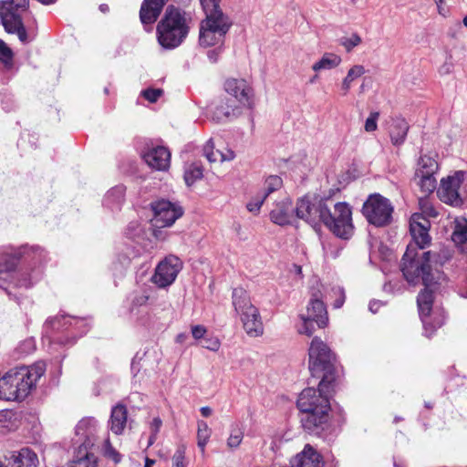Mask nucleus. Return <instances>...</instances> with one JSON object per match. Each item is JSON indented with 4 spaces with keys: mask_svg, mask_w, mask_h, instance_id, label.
Returning a JSON list of instances; mask_svg holds the SVG:
<instances>
[{
    "mask_svg": "<svg viewBox=\"0 0 467 467\" xmlns=\"http://www.w3.org/2000/svg\"><path fill=\"white\" fill-rule=\"evenodd\" d=\"M282 185L283 181L281 177L277 175H271L265 179L263 192L261 193L266 198L270 193L280 189Z\"/></svg>",
    "mask_w": 467,
    "mask_h": 467,
    "instance_id": "ea45409f",
    "label": "nucleus"
},
{
    "mask_svg": "<svg viewBox=\"0 0 467 467\" xmlns=\"http://www.w3.org/2000/svg\"><path fill=\"white\" fill-rule=\"evenodd\" d=\"M381 305L382 304L379 301L372 300L368 305V309L371 313L376 314L379 311Z\"/></svg>",
    "mask_w": 467,
    "mask_h": 467,
    "instance_id": "e2e57ef3",
    "label": "nucleus"
},
{
    "mask_svg": "<svg viewBox=\"0 0 467 467\" xmlns=\"http://www.w3.org/2000/svg\"><path fill=\"white\" fill-rule=\"evenodd\" d=\"M226 98L243 108H252L253 90L244 79L230 78L224 83Z\"/></svg>",
    "mask_w": 467,
    "mask_h": 467,
    "instance_id": "6ab92c4d",
    "label": "nucleus"
},
{
    "mask_svg": "<svg viewBox=\"0 0 467 467\" xmlns=\"http://www.w3.org/2000/svg\"><path fill=\"white\" fill-rule=\"evenodd\" d=\"M456 245L460 246L462 251H467V220L456 219L455 226L451 236Z\"/></svg>",
    "mask_w": 467,
    "mask_h": 467,
    "instance_id": "473e14b6",
    "label": "nucleus"
},
{
    "mask_svg": "<svg viewBox=\"0 0 467 467\" xmlns=\"http://www.w3.org/2000/svg\"><path fill=\"white\" fill-rule=\"evenodd\" d=\"M420 204L422 213H425L427 216L433 218L438 216V212L432 207V205L427 200L420 199Z\"/></svg>",
    "mask_w": 467,
    "mask_h": 467,
    "instance_id": "5fc2aeb1",
    "label": "nucleus"
},
{
    "mask_svg": "<svg viewBox=\"0 0 467 467\" xmlns=\"http://www.w3.org/2000/svg\"><path fill=\"white\" fill-rule=\"evenodd\" d=\"M155 463V461L154 460H151L150 458H146L145 459V464H144V467H152Z\"/></svg>",
    "mask_w": 467,
    "mask_h": 467,
    "instance_id": "774afa93",
    "label": "nucleus"
},
{
    "mask_svg": "<svg viewBox=\"0 0 467 467\" xmlns=\"http://www.w3.org/2000/svg\"><path fill=\"white\" fill-rule=\"evenodd\" d=\"M361 37L354 33L348 37H342L340 39V45H342L348 52L351 51L354 47L361 43Z\"/></svg>",
    "mask_w": 467,
    "mask_h": 467,
    "instance_id": "de8ad7c7",
    "label": "nucleus"
},
{
    "mask_svg": "<svg viewBox=\"0 0 467 467\" xmlns=\"http://www.w3.org/2000/svg\"><path fill=\"white\" fill-rule=\"evenodd\" d=\"M221 0H200L202 9H222L220 7Z\"/></svg>",
    "mask_w": 467,
    "mask_h": 467,
    "instance_id": "13d9d810",
    "label": "nucleus"
},
{
    "mask_svg": "<svg viewBox=\"0 0 467 467\" xmlns=\"http://www.w3.org/2000/svg\"><path fill=\"white\" fill-rule=\"evenodd\" d=\"M342 58L335 53H325L322 57L312 65V69L315 72L322 70H330L336 68L340 65Z\"/></svg>",
    "mask_w": 467,
    "mask_h": 467,
    "instance_id": "2f4dec72",
    "label": "nucleus"
},
{
    "mask_svg": "<svg viewBox=\"0 0 467 467\" xmlns=\"http://www.w3.org/2000/svg\"><path fill=\"white\" fill-rule=\"evenodd\" d=\"M128 423V410L122 404H118L111 409L108 427L112 433L121 435Z\"/></svg>",
    "mask_w": 467,
    "mask_h": 467,
    "instance_id": "bb28decb",
    "label": "nucleus"
},
{
    "mask_svg": "<svg viewBox=\"0 0 467 467\" xmlns=\"http://www.w3.org/2000/svg\"><path fill=\"white\" fill-rule=\"evenodd\" d=\"M90 327L88 319L72 316L48 318L43 327V340L49 345L72 346L77 337L85 335Z\"/></svg>",
    "mask_w": 467,
    "mask_h": 467,
    "instance_id": "39448f33",
    "label": "nucleus"
},
{
    "mask_svg": "<svg viewBox=\"0 0 467 467\" xmlns=\"http://www.w3.org/2000/svg\"><path fill=\"white\" fill-rule=\"evenodd\" d=\"M232 304L240 317L244 329L250 337H259L264 333V325L258 308L251 302L248 292L243 287H235L232 293Z\"/></svg>",
    "mask_w": 467,
    "mask_h": 467,
    "instance_id": "1a4fd4ad",
    "label": "nucleus"
},
{
    "mask_svg": "<svg viewBox=\"0 0 467 467\" xmlns=\"http://www.w3.org/2000/svg\"><path fill=\"white\" fill-rule=\"evenodd\" d=\"M337 291L339 294V297L335 301L334 307L335 308H340L344 302H345V293L344 290L341 287H337Z\"/></svg>",
    "mask_w": 467,
    "mask_h": 467,
    "instance_id": "bf43d9fd",
    "label": "nucleus"
},
{
    "mask_svg": "<svg viewBox=\"0 0 467 467\" xmlns=\"http://www.w3.org/2000/svg\"><path fill=\"white\" fill-rule=\"evenodd\" d=\"M103 452L106 458L110 459L115 463L121 462V454L111 445L109 438L105 440Z\"/></svg>",
    "mask_w": 467,
    "mask_h": 467,
    "instance_id": "c03bdc74",
    "label": "nucleus"
},
{
    "mask_svg": "<svg viewBox=\"0 0 467 467\" xmlns=\"http://www.w3.org/2000/svg\"><path fill=\"white\" fill-rule=\"evenodd\" d=\"M244 438V431L238 425L231 427L230 435L227 439V446L231 449L237 448Z\"/></svg>",
    "mask_w": 467,
    "mask_h": 467,
    "instance_id": "a19ab883",
    "label": "nucleus"
},
{
    "mask_svg": "<svg viewBox=\"0 0 467 467\" xmlns=\"http://www.w3.org/2000/svg\"><path fill=\"white\" fill-rule=\"evenodd\" d=\"M190 19L183 10L168 6L156 29L159 44L166 49L179 47L189 33Z\"/></svg>",
    "mask_w": 467,
    "mask_h": 467,
    "instance_id": "423d86ee",
    "label": "nucleus"
},
{
    "mask_svg": "<svg viewBox=\"0 0 467 467\" xmlns=\"http://www.w3.org/2000/svg\"><path fill=\"white\" fill-rule=\"evenodd\" d=\"M296 209L293 208L290 198H284L275 203L270 212L271 221L278 225H285L292 222Z\"/></svg>",
    "mask_w": 467,
    "mask_h": 467,
    "instance_id": "393cba45",
    "label": "nucleus"
},
{
    "mask_svg": "<svg viewBox=\"0 0 467 467\" xmlns=\"http://www.w3.org/2000/svg\"><path fill=\"white\" fill-rule=\"evenodd\" d=\"M235 157V154L234 152L232 150H226L225 152H222L221 151V156H220V160H221V162L223 161H232L234 160Z\"/></svg>",
    "mask_w": 467,
    "mask_h": 467,
    "instance_id": "680f3d73",
    "label": "nucleus"
},
{
    "mask_svg": "<svg viewBox=\"0 0 467 467\" xmlns=\"http://www.w3.org/2000/svg\"><path fill=\"white\" fill-rule=\"evenodd\" d=\"M430 261V251L420 254L414 244H408L400 262V270L408 283L417 285L421 282L425 285L417 296V305L424 333L428 337L444 324L446 317L443 309L432 308L434 293L438 289Z\"/></svg>",
    "mask_w": 467,
    "mask_h": 467,
    "instance_id": "f257e3e1",
    "label": "nucleus"
},
{
    "mask_svg": "<svg viewBox=\"0 0 467 467\" xmlns=\"http://www.w3.org/2000/svg\"><path fill=\"white\" fill-rule=\"evenodd\" d=\"M46 363L37 361L31 366L10 368L0 377V400H23L36 388L45 374Z\"/></svg>",
    "mask_w": 467,
    "mask_h": 467,
    "instance_id": "20e7f679",
    "label": "nucleus"
},
{
    "mask_svg": "<svg viewBox=\"0 0 467 467\" xmlns=\"http://www.w3.org/2000/svg\"><path fill=\"white\" fill-rule=\"evenodd\" d=\"M163 94L161 88H147L141 91V96L150 103L156 102Z\"/></svg>",
    "mask_w": 467,
    "mask_h": 467,
    "instance_id": "09e8293b",
    "label": "nucleus"
},
{
    "mask_svg": "<svg viewBox=\"0 0 467 467\" xmlns=\"http://www.w3.org/2000/svg\"><path fill=\"white\" fill-rule=\"evenodd\" d=\"M327 215L323 217L322 223L337 236L348 239L352 235V212L346 202L334 203L333 200L327 198Z\"/></svg>",
    "mask_w": 467,
    "mask_h": 467,
    "instance_id": "9b49d317",
    "label": "nucleus"
},
{
    "mask_svg": "<svg viewBox=\"0 0 467 467\" xmlns=\"http://www.w3.org/2000/svg\"><path fill=\"white\" fill-rule=\"evenodd\" d=\"M266 198L264 197V195L260 192L256 197H254L252 201H250L246 204V208L251 213H257L259 212L262 204L264 203V201Z\"/></svg>",
    "mask_w": 467,
    "mask_h": 467,
    "instance_id": "864d4df0",
    "label": "nucleus"
},
{
    "mask_svg": "<svg viewBox=\"0 0 467 467\" xmlns=\"http://www.w3.org/2000/svg\"><path fill=\"white\" fill-rule=\"evenodd\" d=\"M296 215L304 220L313 228L317 229L322 223L324 216L327 215V199L303 197L298 200L296 207ZM327 220L328 217H326Z\"/></svg>",
    "mask_w": 467,
    "mask_h": 467,
    "instance_id": "2eb2a0df",
    "label": "nucleus"
},
{
    "mask_svg": "<svg viewBox=\"0 0 467 467\" xmlns=\"http://www.w3.org/2000/svg\"><path fill=\"white\" fill-rule=\"evenodd\" d=\"M365 73L366 69L362 65H355L350 67L341 83V90L343 91V95H347L351 88L352 82L363 76Z\"/></svg>",
    "mask_w": 467,
    "mask_h": 467,
    "instance_id": "c9c22d12",
    "label": "nucleus"
},
{
    "mask_svg": "<svg viewBox=\"0 0 467 467\" xmlns=\"http://www.w3.org/2000/svg\"><path fill=\"white\" fill-rule=\"evenodd\" d=\"M139 251L134 247L127 246L125 250L118 256V261L115 263V267L119 265L121 268H127L131 264L132 260L139 256Z\"/></svg>",
    "mask_w": 467,
    "mask_h": 467,
    "instance_id": "58836bf2",
    "label": "nucleus"
},
{
    "mask_svg": "<svg viewBox=\"0 0 467 467\" xmlns=\"http://www.w3.org/2000/svg\"><path fill=\"white\" fill-rule=\"evenodd\" d=\"M145 162L156 171H167L171 163V152L164 146H153L143 152Z\"/></svg>",
    "mask_w": 467,
    "mask_h": 467,
    "instance_id": "412c9836",
    "label": "nucleus"
},
{
    "mask_svg": "<svg viewBox=\"0 0 467 467\" xmlns=\"http://www.w3.org/2000/svg\"><path fill=\"white\" fill-rule=\"evenodd\" d=\"M151 209L154 213L152 222L157 227L172 225L183 213L180 205L164 199L152 202Z\"/></svg>",
    "mask_w": 467,
    "mask_h": 467,
    "instance_id": "a211bd4d",
    "label": "nucleus"
},
{
    "mask_svg": "<svg viewBox=\"0 0 467 467\" xmlns=\"http://www.w3.org/2000/svg\"><path fill=\"white\" fill-rule=\"evenodd\" d=\"M7 467H37V454L31 449L25 447L14 451L5 456Z\"/></svg>",
    "mask_w": 467,
    "mask_h": 467,
    "instance_id": "5701e85b",
    "label": "nucleus"
},
{
    "mask_svg": "<svg viewBox=\"0 0 467 467\" xmlns=\"http://www.w3.org/2000/svg\"><path fill=\"white\" fill-rule=\"evenodd\" d=\"M68 467H97V457L81 451H74L73 460Z\"/></svg>",
    "mask_w": 467,
    "mask_h": 467,
    "instance_id": "e433bc0d",
    "label": "nucleus"
},
{
    "mask_svg": "<svg viewBox=\"0 0 467 467\" xmlns=\"http://www.w3.org/2000/svg\"><path fill=\"white\" fill-rule=\"evenodd\" d=\"M393 211L390 201L379 193L370 194L362 207L367 221L377 227L389 225L392 221Z\"/></svg>",
    "mask_w": 467,
    "mask_h": 467,
    "instance_id": "ddd939ff",
    "label": "nucleus"
},
{
    "mask_svg": "<svg viewBox=\"0 0 467 467\" xmlns=\"http://www.w3.org/2000/svg\"><path fill=\"white\" fill-rule=\"evenodd\" d=\"M185 452L186 447L182 444L178 446L172 456V467H186L187 463L185 462Z\"/></svg>",
    "mask_w": 467,
    "mask_h": 467,
    "instance_id": "49530a36",
    "label": "nucleus"
},
{
    "mask_svg": "<svg viewBox=\"0 0 467 467\" xmlns=\"http://www.w3.org/2000/svg\"><path fill=\"white\" fill-rule=\"evenodd\" d=\"M36 348V343L33 337L26 338L22 341L18 346V351L23 355H28L32 353Z\"/></svg>",
    "mask_w": 467,
    "mask_h": 467,
    "instance_id": "603ef678",
    "label": "nucleus"
},
{
    "mask_svg": "<svg viewBox=\"0 0 467 467\" xmlns=\"http://www.w3.org/2000/svg\"><path fill=\"white\" fill-rule=\"evenodd\" d=\"M202 167L198 162H192L185 168L184 180L188 186L202 177Z\"/></svg>",
    "mask_w": 467,
    "mask_h": 467,
    "instance_id": "4c0bfd02",
    "label": "nucleus"
},
{
    "mask_svg": "<svg viewBox=\"0 0 467 467\" xmlns=\"http://www.w3.org/2000/svg\"><path fill=\"white\" fill-rule=\"evenodd\" d=\"M148 300L149 296L145 292H133L130 296V311L132 313L137 307L145 306Z\"/></svg>",
    "mask_w": 467,
    "mask_h": 467,
    "instance_id": "79ce46f5",
    "label": "nucleus"
},
{
    "mask_svg": "<svg viewBox=\"0 0 467 467\" xmlns=\"http://www.w3.org/2000/svg\"><path fill=\"white\" fill-rule=\"evenodd\" d=\"M156 439H157V434L151 433L149 438L148 447L151 446L155 442Z\"/></svg>",
    "mask_w": 467,
    "mask_h": 467,
    "instance_id": "338daca9",
    "label": "nucleus"
},
{
    "mask_svg": "<svg viewBox=\"0 0 467 467\" xmlns=\"http://www.w3.org/2000/svg\"><path fill=\"white\" fill-rule=\"evenodd\" d=\"M309 370L313 377L320 378L321 389L332 385L336 379L335 357L330 348L320 338L314 337L309 350Z\"/></svg>",
    "mask_w": 467,
    "mask_h": 467,
    "instance_id": "6e6552de",
    "label": "nucleus"
},
{
    "mask_svg": "<svg viewBox=\"0 0 467 467\" xmlns=\"http://www.w3.org/2000/svg\"><path fill=\"white\" fill-rule=\"evenodd\" d=\"M200 344L211 351H217L221 346L219 339L215 337H204Z\"/></svg>",
    "mask_w": 467,
    "mask_h": 467,
    "instance_id": "8fccbe9b",
    "label": "nucleus"
},
{
    "mask_svg": "<svg viewBox=\"0 0 467 467\" xmlns=\"http://www.w3.org/2000/svg\"><path fill=\"white\" fill-rule=\"evenodd\" d=\"M379 113L378 111L371 112L365 121L364 129L367 132L375 131L378 128L377 121L379 119Z\"/></svg>",
    "mask_w": 467,
    "mask_h": 467,
    "instance_id": "3c124183",
    "label": "nucleus"
},
{
    "mask_svg": "<svg viewBox=\"0 0 467 467\" xmlns=\"http://www.w3.org/2000/svg\"><path fill=\"white\" fill-rule=\"evenodd\" d=\"M436 154H423L420 157L415 175L431 174L436 175L439 171Z\"/></svg>",
    "mask_w": 467,
    "mask_h": 467,
    "instance_id": "7c9ffc66",
    "label": "nucleus"
},
{
    "mask_svg": "<svg viewBox=\"0 0 467 467\" xmlns=\"http://www.w3.org/2000/svg\"><path fill=\"white\" fill-rule=\"evenodd\" d=\"M332 385L326 387L306 388L303 389L297 400V408L300 410V421L304 430L309 434L327 439L330 433L329 420L330 402L328 394Z\"/></svg>",
    "mask_w": 467,
    "mask_h": 467,
    "instance_id": "7ed1b4c3",
    "label": "nucleus"
},
{
    "mask_svg": "<svg viewBox=\"0 0 467 467\" xmlns=\"http://www.w3.org/2000/svg\"><path fill=\"white\" fill-rule=\"evenodd\" d=\"M414 180L416 182V184L420 187V192H422L424 197L429 196L437 188L436 175H431V174L415 175Z\"/></svg>",
    "mask_w": 467,
    "mask_h": 467,
    "instance_id": "72a5a7b5",
    "label": "nucleus"
},
{
    "mask_svg": "<svg viewBox=\"0 0 467 467\" xmlns=\"http://www.w3.org/2000/svg\"><path fill=\"white\" fill-rule=\"evenodd\" d=\"M126 187L122 184L116 185L107 192L103 199V206L111 212L121 209L125 202Z\"/></svg>",
    "mask_w": 467,
    "mask_h": 467,
    "instance_id": "cd10ccee",
    "label": "nucleus"
},
{
    "mask_svg": "<svg viewBox=\"0 0 467 467\" xmlns=\"http://www.w3.org/2000/svg\"><path fill=\"white\" fill-rule=\"evenodd\" d=\"M322 455L310 444H306L303 451L290 461L291 467H323Z\"/></svg>",
    "mask_w": 467,
    "mask_h": 467,
    "instance_id": "b1692460",
    "label": "nucleus"
},
{
    "mask_svg": "<svg viewBox=\"0 0 467 467\" xmlns=\"http://www.w3.org/2000/svg\"><path fill=\"white\" fill-rule=\"evenodd\" d=\"M99 425L93 417H86L78 421L75 428L74 451L94 454L92 448L99 440Z\"/></svg>",
    "mask_w": 467,
    "mask_h": 467,
    "instance_id": "4468645a",
    "label": "nucleus"
},
{
    "mask_svg": "<svg viewBox=\"0 0 467 467\" xmlns=\"http://www.w3.org/2000/svg\"><path fill=\"white\" fill-rule=\"evenodd\" d=\"M29 0L0 1L1 23L8 34H16L23 44L31 41L24 26L21 14L27 10Z\"/></svg>",
    "mask_w": 467,
    "mask_h": 467,
    "instance_id": "9d476101",
    "label": "nucleus"
},
{
    "mask_svg": "<svg viewBox=\"0 0 467 467\" xmlns=\"http://www.w3.org/2000/svg\"><path fill=\"white\" fill-rule=\"evenodd\" d=\"M14 53L12 49L0 39V61L5 66H11L13 63Z\"/></svg>",
    "mask_w": 467,
    "mask_h": 467,
    "instance_id": "a18cd8bd",
    "label": "nucleus"
},
{
    "mask_svg": "<svg viewBox=\"0 0 467 467\" xmlns=\"http://www.w3.org/2000/svg\"><path fill=\"white\" fill-rule=\"evenodd\" d=\"M214 47H215L213 49L209 50L207 53V57L209 58V60L213 63H215L218 61L219 57L223 50V46L215 45Z\"/></svg>",
    "mask_w": 467,
    "mask_h": 467,
    "instance_id": "6e6d98bb",
    "label": "nucleus"
},
{
    "mask_svg": "<svg viewBox=\"0 0 467 467\" xmlns=\"http://www.w3.org/2000/svg\"><path fill=\"white\" fill-rule=\"evenodd\" d=\"M182 268V263L179 257L169 255L156 266L151 281L158 287L164 288L171 285Z\"/></svg>",
    "mask_w": 467,
    "mask_h": 467,
    "instance_id": "f3484780",
    "label": "nucleus"
},
{
    "mask_svg": "<svg viewBox=\"0 0 467 467\" xmlns=\"http://www.w3.org/2000/svg\"><path fill=\"white\" fill-rule=\"evenodd\" d=\"M452 69V65L451 63L445 62L439 69L441 75H447L451 73Z\"/></svg>",
    "mask_w": 467,
    "mask_h": 467,
    "instance_id": "0e129e2a",
    "label": "nucleus"
},
{
    "mask_svg": "<svg viewBox=\"0 0 467 467\" xmlns=\"http://www.w3.org/2000/svg\"><path fill=\"white\" fill-rule=\"evenodd\" d=\"M464 177L465 172L458 171L453 175L443 178L438 189L440 200L454 207L461 206L463 203V199L459 190L464 181Z\"/></svg>",
    "mask_w": 467,
    "mask_h": 467,
    "instance_id": "dca6fc26",
    "label": "nucleus"
},
{
    "mask_svg": "<svg viewBox=\"0 0 467 467\" xmlns=\"http://www.w3.org/2000/svg\"><path fill=\"white\" fill-rule=\"evenodd\" d=\"M300 324L297 325L299 334L310 337L316 330V326L319 328L325 327L328 323L327 307L321 299L319 290L312 292L311 298L306 307V314H300Z\"/></svg>",
    "mask_w": 467,
    "mask_h": 467,
    "instance_id": "f8f14e48",
    "label": "nucleus"
},
{
    "mask_svg": "<svg viewBox=\"0 0 467 467\" xmlns=\"http://www.w3.org/2000/svg\"><path fill=\"white\" fill-rule=\"evenodd\" d=\"M430 221L422 213H414L410 220V233L412 238L414 247L418 250L424 249L431 243L429 230Z\"/></svg>",
    "mask_w": 467,
    "mask_h": 467,
    "instance_id": "aec40b11",
    "label": "nucleus"
},
{
    "mask_svg": "<svg viewBox=\"0 0 467 467\" xmlns=\"http://www.w3.org/2000/svg\"><path fill=\"white\" fill-rule=\"evenodd\" d=\"M200 411L202 417L207 418L212 415L213 410L208 406H204L200 409Z\"/></svg>",
    "mask_w": 467,
    "mask_h": 467,
    "instance_id": "69168bd1",
    "label": "nucleus"
},
{
    "mask_svg": "<svg viewBox=\"0 0 467 467\" xmlns=\"http://www.w3.org/2000/svg\"><path fill=\"white\" fill-rule=\"evenodd\" d=\"M409 131V124L402 118H396L392 120L390 126L389 136L393 145L400 146L404 143L407 133Z\"/></svg>",
    "mask_w": 467,
    "mask_h": 467,
    "instance_id": "c756f323",
    "label": "nucleus"
},
{
    "mask_svg": "<svg viewBox=\"0 0 467 467\" xmlns=\"http://www.w3.org/2000/svg\"><path fill=\"white\" fill-rule=\"evenodd\" d=\"M451 258V254L449 252L443 251L439 254H431V261L430 264L431 265V272L434 274V282L437 289L442 285L443 283H446V277L444 274L439 269L447 261Z\"/></svg>",
    "mask_w": 467,
    "mask_h": 467,
    "instance_id": "c85d7f7f",
    "label": "nucleus"
},
{
    "mask_svg": "<svg viewBox=\"0 0 467 467\" xmlns=\"http://www.w3.org/2000/svg\"><path fill=\"white\" fill-rule=\"evenodd\" d=\"M47 253L39 246L27 244L0 250V287L7 290L14 283L17 287L29 288L42 276Z\"/></svg>",
    "mask_w": 467,
    "mask_h": 467,
    "instance_id": "f03ea898",
    "label": "nucleus"
},
{
    "mask_svg": "<svg viewBox=\"0 0 467 467\" xmlns=\"http://www.w3.org/2000/svg\"><path fill=\"white\" fill-rule=\"evenodd\" d=\"M242 108L224 97L221 99L212 109V119L216 122H226L237 118L241 114Z\"/></svg>",
    "mask_w": 467,
    "mask_h": 467,
    "instance_id": "4be33fe9",
    "label": "nucleus"
},
{
    "mask_svg": "<svg viewBox=\"0 0 467 467\" xmlns=\"http://www.w3.org/2000/svg\"><path fill=\"white\" fill-rule=\"evenodd\" d=\"M206 328L205 327L202 325H196L192 327V337L197 339H202L206 335Z\"/></svg>",
    "mask_w": 467,
    "mask_h": 467,
    "instance_id": "4d7b16f0",
    "label": "nucleus"
},
{
    "mask_svg": "<svg viewBox=\"0 0 467 467\" xmlns=\"http://www.w3.org/2000/svg\"><path fill=\"white\" fill-rule=\"evenodd\" d=\"M167 1L168 0H143L140 10V22L144 26H150L155 23Z\"/></svg>",
    "mask_w": 467,
    "mask_h": 467,
    "instance_id": "a878e982",
    "label": "nucleus"
},
{
    "mask_svg": "<svg viewBox=\"0 0 467 467\" xmlns=\"http://www.w3.org/2000/svg\"><path fill=\"white\" fill-rule=\"evenodd\" d=\"M203 155L207 159V161L211 163L213 162H221L220 150H214V144L212 139H210L206 144L203 146Z\"/></svg>",
    "mask_w": 467,
    "mask_h": 467,
    "instance_id": "37998d69",
    "label": "nucleus"
},
{
    "mask_svg": "<svg viewBox=\"0 0 467 467\" xmlns=\"http://www.w3.org/2000/svg\"><path fill=\"white\" fill-rule=\"evenodd\" d=\"M212 430L204 420L197 421V446L202 456L205 455V447L211 438Z\"/></svg>",
    "mask_w": 467,
    "mask_h": 467,
    "instance_id": "f704fd0d",
    "label": "nucleus"
},
{
    "mask_svg": "<svg viewBox=\"0 0 467 467\" xmlns=\"http://www.w3.org/2000/svg\"><path fill=\"white\" fill-rule=\"evenodd\" d=\"M161 420L160 418H154L150 423V431L151 433L158 434L160 431V429L161 427Z\"/></svg>",
    "mask_w": 467,
    "mask_h": 467,
    "instance_id": "052dcab7",
    "label": "nucleus"
},
{
    "mask_svg": "<svg viewBox=\"0 0 467 467\" xmlns=\"http://www.w3.org/2000/svg\"><path fill=\"white\" fill-rule=\"evenodd\" d=\"M205 18L199 30V44L202 47L223 46L225 36L233 26L230 16L222 9H203Z\"/></svg>",
    "mask_w": 467,
    "mask_h": 467,
    "instance_id": "0eeeda50",
    "label": "nucleus"
}]
</instances>
